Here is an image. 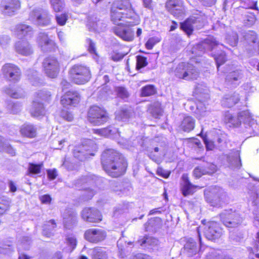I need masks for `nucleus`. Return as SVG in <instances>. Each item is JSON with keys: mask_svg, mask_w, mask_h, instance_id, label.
<instances>
[{"mask_svg": "<svg viewBox=\"0 0 259 259\" xmlns=\"http://www.w3.org/2000/svg\"><path fill=\"white\" fill-rule=\"evenodd\" d=\"M101 160L104 170L113 177H119L125 171L127 164L124 158L113 149L104 151Z\"/></svg>", "mask_w": 259, "mask_h": 259, "instance_id": "f257e3e1", "label": "nucleus"}, {"mask_svg": "<svg viewBox=\"0 0 259 259\" xmlns=\"http://www.w3.org/2000/svg\"><path fill=\"white\" fill-rule=\"evenodd\" d=\"M132 19L133 21H126L123 24L116 26L114 28V33L123 40L131 41L134 39V32L131 27L139 24L140 19L139 16Z\"/></svg>", "mask_w": 259, "mask_h": 259, "instance_id": "f03ea898", "label": "nucleus"}, {"mask_svg": "<svg viewBox=\"0 0 259 259\" xmlns=\"http://www.w3.org/2000/svg\"><path fill=\"white\" fill-rule=\"evenodd\" d=\"M70 75L72 80L76 84H84L91 78L89 68L85 66L78 64L71 68Z\"/></svg>", "mask_w": 259, "mask_h": 259, "instance_id": "7ed1b4c3", "label": "nucleus"}, {"mask_svg": "<svg viewBox=\"0 0 259 259\" xmlns=\"http://www.w3.org/2000/svg\"><path fill=\"white\" fill-rule=\"evenodd\" d=\"M51 94L49 92L42 91L36 94L30 109L31 114L34 117H40L45 114L44 105L40 101H49Z\"/></svg>", "mask_w": 259, "mask_h": 259, "instance_id": "20e7f679", "label": "nucleus"}, {"mask_svg": "<svg viewBox=\"0 0 259 259\" xmlns=\"http://www.w3.org/2000/svg\"><path fill=\"white\" fill-rule=\"evenodd\" d=\"M175 74L179 78L190 80L196 78L198 72L192 64L181 63L175 69Z\"/></svg>", "mask_w": 259, "mask_h": 259, "instance_id": "39448f33", "label": "nucleus"}, {"mask_svg": "<svg viewBox=\"0 0 259 259\" xmlns=\"http://www.w3.org/2000/svg\"><path fill=\"white\" fill-rule=\"evenodd\" d=\"M97 145L91 140H87L79 147L74 149L73 153L75 157L80 160L87 158L89 155L93 156L97 150Z\"/></svg>", "mask_w": 259, "mask_h": 259, "instance_id": "423d86ee", "label": "nucleus"}, {"mask_svg": "<svg viewBox=\"0 0 259 259\" xmlns=\"http://www.w3.org/2000/svg\"><path fill=\"white\" fill-rule=\"evenodd\" d=\"M45 73L49 77H56L61 68V64L53 56L46 58L43 63Z\"/></svg>", "mask_w": 259, "mask_h": 259, "instance_id": "0eeeda50", "label": "nucleus"}, {"mask_svg": "<svg viewBox=\"0 0 259 259\" xmlns=\"http://www.w3.org/2000/svg\"><path fill=\"white\" fill-rule=\"evenodd\" d=\"M88 119L94 125H99L105 122L108 119L106 112L97 106H93L88 112Z\"/></svg>", "mask_w": 259, "mask_h": 259, "instance_id": "6e6552de", "label": "nucleus"}, {"mask_svg": "<svg viewBox=\"0 0 259 259\" xmlns=\"http://www.w3.org/2000/svg\"><path fill=\"white\" fill-rule=\"evenodd\" d=\"M29 20L36 25L47 26L50 24L51 16L47 11L37 8L30 12Z\"/></svg>", "mask_w": 259, "mask_h": 259, "instance_id": "1a4fd4ad", "label": "nucleus"}, {"mask_svg": "<svg viewBox=\"0 0 259 259\" xmlns=\"http://www.w3.org/2000/svg\"><path fill=\"white\" fill-rule=\"evenodd\" d=\"M225 121L230 123L234 126H237L241 122L251 125L254 123L252 116L248 110H244L239 113L238 118L236 119L229 113L226 114L225 118Z\"/></svg>", "mask_w": 259, "mask_h": 259, "instance_id": "9d476101", "label": "nucleus"}, {"mask_svg": "<svg viewBox=\"0 0 259 259\" xmlns=\"http://www.w3.org/2000/svg\"><path fill=\"white\" fill-rule=\"evenodd\" d=\"M84 236L85 240L89 242L97 243L105 239L106 233L100 229H89L85 231Z\"/></svg>", "mask_w": 259, "mask_h": 259, "instance_id": "9b49d317", "label": "nucleus"}, {"mask_svg": "<svg viewBox=\"0 0 259 259\" xmlns=\"http://www.w3.org/2000/svg\"><path fill=\"white\" fill-rule=\"evenodd\" d=\"M219 44H218L215 39L212 36H209L204 41L194 47L192 49V54L199 56L206 50H213Z\"/></svg>", "mask_w": 259, "mask_h": 259, "instance_id": "f8f14e48", "label": "nucleus"}, {"mask_svg": "<svg viewBox=\"0 0 259 259\" xmlns=\"http://www.w3.org/2000/svg\"><path fill=\"white\" fill-rule=\"evenodd\" d=\"M166 7L176 17L182 18L185 14V9L180 0H169L166 3Z\"/></svg>", "mask_w": 259, "mask_h": 259, "instance_id": "ddd939ff", "label": "nucleus"}, {"mask_svg": "<svg viewBox=\"0 0 259 259\" xmlns=\"http://www.w3.org/2000/svg\"><path fill=\"white\" fill-rule=\"evenodd\" d=\"M2 71L4 77L10 81H18L20 79V69L14 64H5L3 67Z\"/></svg>", "mask_w": 259, "mask_h": 259, "instance_id": "4468645a", "label": "nucleus"}, {"mask_svg": "<svg viewBox=\"0 0 259 259\" xmlns=\"http://www.w3.org/2000/svg\"><path fill=\"white\" fill-rule=\"evenodd\" d=\"M36 42L38 47L43 51L54 50L56 47L55 41L49 38L48 35L44 32L39 33Z\"/></svg>", "mask_w": 259, "mask_h": 259, "instance_id": "2eb2a0df", "label": "nucleus"}, {"mask_svg": "<svg viewBox=\"0 0 259 259\" xmlns=\"http://www.w3.org/2000/svg\"><path fill=\"white\" fill-rule=\"evenodd\" d=\"M113 7L119 11L124 10L128 12L129 14L126 15H128L127 18L129 19H132V18H135L136 16H138L133 8L130 0H116L113 4Z\"/></svg>", "mask_w": 259, "mask_h": 259, "instance_id": "dca6fc26", "label": "nucleus"}, {"mask_svg": "<svg viewBox=\"0 0 259 259\" xmlns=\"http://www.w3.org/2000/svg\"><path fill=\"white\" fill-rule=\"evenodd\" d=\"M20 8L19 0H8L6 4L1 6L0 10L5 15L13 16Z\"/></svg>", "mask_w": 259, "mask_h": 259, "instance_id": "f3484780", "label": "nucleus"}, {"mask_svg": "<svg viewBox=\"0 0 259 259\" xmlns=\"http://www.w3.org/2000/svg\"><path fill=\"white\" fill-rule=\"evenodd\" d=\"M80 99L79 94L75 91H69L65 93L61 99V103L64 106H75Z\"/></svg>", "mask_w": 259, "mask_h": 259, "instance_id": "a211bd4d", "label": "nucleus"}, {"mask_svg": "<svg viewBox=\"0 0 259 259\" xmlns=\"http://www.w3.org/2000/svg\"><path fill=\"white\" fill-rule=\"evenodd\" d=\"M15 49L17 53L23 56H27L33 53L31 46L26 39L17 41L15 45Z\"/></svg>", "mask_w": 259, "mask_h": 259, "instance_id": "6ab92c4d", "label": "nucleus"}, {"mask_svg": "<svg viewBox=\"0 0 259 259\" xmlns=\"http://www.w3.org/2000/svg\"><path fill=\"white\" fill-rule=\"evenodd\" d=\"M127 17L128 15H125L123 12L113 7L111 11V19L112 22L116 26H120L123 24L126 21H129Z\"/></svg>", "mask_w": 259, "mask_h": 259, "instance_id": "aec40b11", "label": "nucleus"}, {"mask_svg": "<svg viewBox=\"0 0 259 259\" xmlns=\"http://www.w3.org/2000/svg\"><path fill=\"white\" fill-rule=\"evenodd\" d=\"M206 238L210 240H214L221 236L220 229L214 222L209 223L208 228L204 232Z\"/></svg>", "mask_w": 259, "mask_h": 259, "instance_id": "412c9836", "label": "nucleus"}, {"mask_svg": "<svg viewBox=\"0 0 259 259\" xmlns=\"http://www.w3.org/2000/svg\"><path fill=\"white\" fill-rule=\"evenodd\" d=\"M181 190L184 196H187L193 193L197 186L192 185L189 181L187 174L183 175L182 177Z\"/></svg>", "mask_w": 259, "mask_h": 259, "instance_id": "4be33fe9", "label": "nucleus"}, {"mask_svg": "<svg viewBox=\"0 0 259 259\" xmlns=\"http://www.w3.org/2000/svg\"><path fill=\"white\" fill-rule=\"evenodd\" d=\"M93 132L95 134L101 136L109 137L112 138H116L119 135L118 130L113 127L102 129H94Z\"/></svg>", "mask_w": 259, "mask_h": 259, "instance_id": "5701e85b", "label": "nucleus"}, {"mask_svg": "<svg viewBox=\"0 0 259 259\" xmlns=\"http://www.w3.org/2000/svg\"><path fill=\"white\" fill-rule=\"evenodd\" d=\"M82 218L90 223H98L102 220L100 211H82Z\"/></svg>", "mask_w": 259, "mask_h": 259, "instance_id": "b1692460", "label": "nucleus"}, {"mask_svg": "<svg viewBox=\"0 0 259 259\" xmlns=\"http://www.w3.org/2000/svg\"><path fill=\"white\" fill-rule=\"evenodd\" d=\"M199 20L194 18L191 17L186 21H185L183 23H181V29L188 35H190L193 29L194 26H197L196 23Z\"/></svg>", "mask_w": 259, "mask_h": 259, "instance_id": "393cba45", "label": "nucleus"}, {"mask_svg": "<svg viewBox=\"0 0 259 259\" xmlns=\"http://www.w3.org/2000/svg\"><path fill=\"white\" fill-rule=\"evenodd\" d=\"M16 33L18 37H31L33 31L32 28L25 24H19L16 26Z\"/></svg>", "mask_w": 259, "mask_h": 259, "instance_id": "a878e982", "label": "nucleus"}, {"mask_svg": "<svg viewBox=\"0 0 259 259\" xmlns=\"http://www.w3.org/2000/svg\"><path fill=\"white\" fill-rule=\"evenodd\" d=\"M63 215L64 227L67 229H71L76 224V217L71 211H64Z\"/></svg>", "mask_w": 259, "mask_h": 259, "instance_id": "bb28decb", "label": "nucleus"}, {"mask_svg": "<svg viewBox=\"0 0 259 259\" xmlns=\"http://www.w3.org/2000/svg\"><path fill=\"white\" fill-rule=\"evenodd\" d=\"M184 251L189 256L196 254L198 251L196 243L193 239H189L184 246Z\"/></svg>", "mask_w": 259, "mask_h": 259, "instance_id": "cd10ccee", "label": "nucleus"}, {"mask_svg": "<svg viewBox=\"0 0 259 259\" xmlns=\"http://www.w3.org/2000/svg\"><path fill=\"white\" fill-rule=\"evenodd\" d=\"M230 166L235 168H239L241 166L240 154L238 151L235 150L233 152L231 155L228 157Z\"/></svg>", "mask_w": 259, "mask_h": 259, "instance_id": "c85d7f7f", "label": "nucleus"}, {"mask_svg": "<svg viewBox=\"0 0 259 259\" xmlns=\"http://www.w3.org/2000/svg\"><path fill=\"white\" fill-rule=\"evenodd\" d=\"M21 134L25 137L33 138L36 136V128L31 124H25L21 128Z\"/></svg>", "mask_w": 259, "mask_h": 259, "instance_id": "c756f323", "label": "nucleus"}, {"mask_svg": "<svg viewBox=\"0 0 259 259\" xmlns=\"http://www.w3.org/2000/svg\"><path fill=\"white\" fill-rule=\"evenodd\" d=\"M195 126V120L191 116L185 117L181 124V128L185 132H189Z\"/></svg>", "mask_w": 259, "mask_h": 259, "instance_id": "7c9ffc66", "label": "nucleus"}, {"mask_svg": "<svg viewBox=\"0 0 259 259\" xmlns=\"http://www.w3.org/2000/svg\"><path fill=\"white\" fill-rule=\"evenodd\" d=\"M91 251L93 259H108L106 251L102 247H95Z\"/></svg>", "mask_w": 259, "mask_h": 259, "instance_id": "2f4dec72", "label": "nucleus"}, {"mask_svg": "<svg viewBox=\"0 0 259 259\" xmlns=\"http://www.w3.org/2000/svg\"><path fill=\"white\" fill-rule=\"evenodd\" d=\"M232 215V214L229 213L227 218H226L225 214H221V218L223 224L227 227H234L241 222L239 218L237 219H231Z\"/></svg>", "mask_w": 259, "mask_h": 259, "instance_id": "473e14b6", "label": "nucleus"}, {"mask_svg": "<svg viewBox=\"0 0 259 259\" xmlns=\"http://www.w3.org/2000/svg\"><path fill=\"white\" fill-rule=\"evenodd\" d=\"M138 242L141 246H154L158 244V240L152 237L145 236L139 239Z\"/></svg>", "mask_w": 259, "mask_h": 259, "instance_id": "72a5a7b5", "label": "nucleus"}, {"mask_svg": "<svg viewBox=\"0 0 259 259\" xmlns=\"http://www.w3.org/2000/svg\"><path fill=\"white\" fill-rule=\"evenodd\" d=\"M239 99L238 94H234L231 96L227 95L223 98L222 104L225 107H231L235 104Z\"/></svg>", "mask_w": 259, "mask_h": 259, "instance_id": "f704fd0d", "label": "nucleus"}, {"mask_svg": "<svg viewBox=\"0 0 259 259\" xmlns=\"http://www.w3.org/2000/svg\"><path fill=\"white\" fill-rule=\"evenodd\" d=\"M56 227V225L55 223V221L53 220H50L48 222L47 224L44 225L42 234L47 237H51L53 235V231Z\"/></svg>", "mask_w": 259, "mask_h": 259, "instance_id": "c9c22d12", "label": "nucleus"}, {"mask_svg": "<svg viewBox=\"0 0 259 259\" xmlns=\"http://www.w3.org/2000/svg\"><path fill=\"white\" fill-rule=\"evenodd\" d=\"M88 27L90 30L98 32L103 31L106 27L102 22L99 20L96 22H89L88 23Z\"/></svg>", "mask_w": 259, "mask_h": 259, "instance_id": "e433bc0d", "label": "nucleus"}, {"mask_svg": "<svg viewBox=\"0 0 259 259\" xmlns=\"http://www.w3.org/2000/svg\"><path fill=\"white\" fill-rule=\"evenodd\" d=\"M206 198L208 195H213V197H221L225 194L224 191L220 187L215 186L210 189L209 191H205L204 192Z\"/></svg>", "mask_w": 259, "mask_h": 259, "instance_id": "4c0bfd02", "label": "nucleus"}, {"mask_svg": "<svg viewBox=\"0 0 259 259\" xmlns=\"http://www.w3.org/2000/svg\"><path fill=\"white\" fill-rule=\"evenodd\" d=\"M209 111L207 110L206 107L202 103L197 105L196 114L197 118L200 120L203 117L208 116L209 114Z\"/></svg>", "mask_w": 259, "mask_h": 259, "instance_id": "58836bf2", "label": "nucleus"}, {"mask_svg": "<svg viewBox=\"0 0 259 259\" xmlns=\"http://www.w3.org/2000/svg\"><path fill=\"white\" fill-rule=\"evenodd\" d=\"M6 94L14 98H21L23 96V91L20 88H9L5 91Z\"/></svg>", "mask_w": 259, "mask_h": 259, "instance_id": "ea45409f", "label": "nucleus"}, {"mask_svg": "<svg viewBox=\"0 0 259 259\" xmlns=\"http://www.w3.org/2000/svg\"><path fill=\"white\" fill-rule=\"evenodd\" d=\"M51 6L56 12L62 11L65 8V3L63 0H51Z\"/></svg>", "mask_w": 259, "mask_h": 259, "instance_id": "a19ab883", "label": "nucleus"}, {"mask_svg": "<svg viewBox=\"0 0 259 259\" xmlns=\"http://www.w3.org/2000/svg\"><path fill=\"white\" fill-rule=\"evenodd\" d=\"M149 111L156 118L158 117L162 114V110L159 103H155L151 105L148 109Z\"/></svg>", "mask_w": 259, "mask_h": 259, "instance_id": "79ce46f5", "label": "nucleus"}, {"mask_svg": "<svg viewBox=\"0 0 259 259\" xmlns=\"http://www.w3.org/2000/svg\"><path fill=\"white\" fill-rule=\"evenodd\" d=\"M3 141V138L0 136V151L4 150L11 155H14L15 153V150L10 145L5 143Z\"/></svg>", "mask_w": 259, "mask_h": 259, "instance_id": "37998d69", "label": "nucleus"}, {"mask_svg": "<svg viewBox=\"0 0 259 259\" xmlns=\"http://www.w3.org/2000/svg\"><path fill=\"white\" fill-rule=\"evenodd\" d=\"M156 92V90L153 85H148L143 87L141 91V95L146 97L154 95Z\"/></svg>", "mask_w": 259, "mask_h": 259, "instance_id": "c03bdc74", "label": "nucleus"}, {"mask_svg": "<svg viewBox=\"0 0 259 259\" xmlns=\"http://www.w3.org/2000/svg\"><path fill=\"white\" fill-rule=\"evenodd\" d=\"M161 39V37L158 36L150 38L145 44L146 48L148 50H151L156 44L160 41Z\"/></svg>", "mask_w": 259, "mask_h": 259, "instance_id": "a18cd8bd", "label": "nucleus"}, {"mask_svg": "<svg viewBox=\"0 0 259 259\" xmlns=\"http://www.w3.org/2000/svg\"><path fill=\"white\" fill-rule=\"evenodd\" d=\"M116 118L118 120L125 121L129 116L127 110H121L116 112Z\"/></svg>", "mask_w": 259, "mask_h": 259, "instance_id": "49530a36", "label": "nucleus"}, {"mask_svg": "<svg viewBox=\"0 0 259 259\" xmlns=\"http://www.w3.org/2000/svg\"><path fill=\"white\" fill-rule=\"evenodd\" d=\"M214 59L215 60L218 69L226 61L225 54L224 52H222L219 55H214Z\"/></svg>", "mask_w": 259, "mask_h": 259, "instance_id": "de8ad7c7", "label": "nucleus"}, {"mask_svg": "<svg viewBox=\"0 0 259 259\" xmlns=\"http://www.w3.org/2000/svg\"><path fill=\"white\" fill-rule=\"evenodd\" d=\"M88 42L89 45L88 49L89 51L93 55V58L97 61L98 56L96 51L95 44L91 39H88Z\"/></svg>", "mask_w": 259, "mask_h": 259, "instance_id": "09e8293b", "label": "nucleus"}, {"mask_svg": "<svg viewBox=\"0 0 259 259\" xmlns=\"http://www.w3.org/2000/svg\"><path fill=\"white\" fill-rule=\"evenodd\" d=\"M42 164H30L28 168L29 172L32 174H38L40 172Z\"/></svg>", "mask_w": 259, "mask_h": 259, "instance_id": "8fccbe9b", "label": "nucleus"}, {"mask_svg": "<svg viewBox=\"0 0 259 259\" xmlns=\"http://www.w3.org/2000/svg\"><path fill=\"white\" fill-rule=\"evenodd\" d=\"M227 41L231 46L234 47L237 45L238 40V36L235 32H232V35L228 36L226 38Z\"/></svg>", "mask_w": 259, "mask_h": 259, "instance_id": "3c124183", "label": "nucleus"}, {"mask_svg": "<svg viewBox=\"0 0 259 259\" xmlns=\"http://www.w3.org/2000/svg\"><path fill=\"white\" fill-rule=\"evenodd\" d=\"M116 92L118 96L119 97L124 99L128 97V93L125 88L123 87H117L116 89Z\"/></svg>", "mask_w": 259, "mask_h": 259, "instance_id": "603ef678", "label": "nucleus"}, {"mask_svg": "<svg viewBox=\"0 0 259 259\" xmlns=\"http://www.w3.org/2000/svg\"><path fill=\"white\" fill-rule=\"evenodd\" d=\"M147 64L146 58L139 56L137 59V68L140 69L146 66Z\"/></svg>", "mask_w": 259, "mask_h": 259, "instance_id": "864d4df0", "label": "nucleus"}, {"mask_svg": "<svg viewBox=\"0 0 259 259\" xmlns=\"http://www.w3.org/2000/svg\"><path fill=\"white\" fill-rule=\"evenodd\" d=\"M96 191L93 189L87 188L84 189L83 193V199L88 200L91 199L95 194Z\"/></svg>", "mask_w": 259, "mask_h": 259, "instance_id": "5fc2aeb1", "label": "nucleus"}, {"mask_svg": "<svg viewBox=\"0 0 259 259\" xmlns=\"http://www.w3.org/2000/svg\"><path fill=\"white\" fill-rule=\"evenodd\" d=\"M56 20L58 24L60 25H64L67 20V15L65 14H61L60 15H56Z\"/></svg>", "mask_w": 259, "mask_h": 259, "instance_id": "6e6d98bb", "label": "nucleus"}, {"mask_svg": "<svg viewBox=\"0 0 259 259\" xmlns=\"http://www.w3.org/2000/svg\"><path fill=\"white\" fill-rule=\"evenodd\" d=\"M240 72L238 71L230 72L228 75V79L230 81L237 80L240 77Z\"/></svg>", "mask_w": 259, "mask_h": 259, "instance_id": "4d7b16f0", "label": "nucleus"}, {"mask_svg": "<svg viewBox=\"0 0 259 259\" xmlns=\"http://www.w3.org/2000/svg\"><path fill=\"white\" fill-rule=\"evenodd\" d=\"M148 223L152 226H155L156 228H159L161 226V220L159 218H155L154 219H151L149 220Z\"/></svg>", "mask_w": 259, "mask_h": 259, "instance_id": "13d9d810", "label": "nucleus"}, {"mask_svg": "<svg viewBox=\"0 0 259 259\" xmlns=\"http://www.w3.org/2000/svg\"><path fill=\"white\" fill-rule=\"evenodd\" d=\"M11 201L9 199H0V209H7L10 206Z\"/></svg>", "mask_w": 259, "mask_h": 259, "instance_id": "bf43d9fd", "label": "nucleus"}, {"mask_svg": "<svg viewBox=\"0 0 259 259\" xmlns=\"http://www.w3.org/2000/svg\"><path fill=\"white\" fill-rule=\"evenodd\" d=\"M67 241L68 245L73 249L76 245V239L74 236H68L67 238Z\"/></svg>", "mask_w": 259, "mask_h": 259, "instance_id": "052dcab7", "label": "nucleus"}, {"mask_svg": "<svg viewBox=\"0 0 259 259\" xmlns=\"http://www.w3.org/2000/svg\"><path fill=\"white\" fill-rule=\"evenodd\" d=\"M157 174L164 178H167L170 175V172L168 170H165L162 168L159 167L157 170Z\"/></svg>", "mask_w": 259, "mask_h": 259, "instance_id": "680f3d73", "label": "nucleus"}, {"mask_svg": "<svg viewBox=\"0 0 259 259\" xmlns=\"http://www.w3.org/2000/svg\"><path fill=\"white\" fill-rule=\"evenodd\" d=\"M203 139L207 150H212L214 148V145L212 141L207 140L206 137L203 138Z\"/></svg>", "mask_w": 259, "mask_h": 259, "instance_id": "e2e57ef3", "label": "nucleus"}, {"mask_svg": "<svg viewBox=\"0 0 259 259\" xmlns=\"http://www.w3.org/2000/svg\"><path fill=\"white\" fill-rule=\"evenodd\" d=\"M245 38L252 42H255L256 40V35L254 32L251 31L245 35Z\"/></svg>", "mask_w": 259, "mask_h": 259, "instance_id": "0e129e2a", "label": "nucleus"}, {"mask_svg": "<svg viewBox=\"0 0 259 259\" xmlns=\"http://www.w3.org/2000/svg\"><path fill=\"white\" fill-rule=\"evenodd\" d=\"M209 172L206 171L204 172V170L202 169L200 167H197L195 168L194 170V175L196 178H199L202 175L204 174L205 173H208Z\"/></svg>", "mask_w": 259, "mask_h": 259, "instance_id": "69168bd1", "label": "nucleus"}, {"mask_svg": "<svg viewBox=\"0 0 259 259\" xmlns=\"http://www.w3.org/2000/svg\"><path fill=\"white\" fill-rule=\"evenodd\" d=\"M250 201L253 205H257L259 202V196L256 193H253L250 198Z\"/></svg>", "mask_w": 259, "mask_h": 259, "instance_id": "338daca9", "label": "nucleus"}, {"mask_svg": "<svg viewBox=\"0 0 259 259\" xmlns=\"http://www.w3.org/2000/svg\"><path fill=\"white\" fill-rule=\"evenodd\" d=\"M133 259H151L149 255L142 253H138L133 256Z\"/></svg>", "mask_w": 259, "mask_h": 259, "instance_id": "774afa93", "label": "nucleus"}]
</instances>
